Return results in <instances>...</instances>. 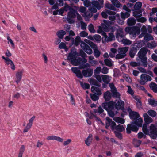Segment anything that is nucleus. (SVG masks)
I'll use <instances>...</instances> for the list:
<instances>
[{"label":"nucleus","mask_w":157,"mask_h":157,"mask_svg":"<svg viewBox=\"0 0 157 157\" xmlns=\"http://www.w3.org/2000/svg\"><path fill=\"white\" fill-rule=\"evenodd\" d=\"M122 43L125 45H129L132 43V42L127 38H123L121 41Z\"/></svg>","instance_id":"obj_40"},{"label":"nucleus","mask_w":157,"mask_h":157,"mask_svg":"<svg viewBox=\"0 0 157 157\" xmlns=\"http://www.w3.org/2000/svg\"><path fill=\"white\" fill-rule=\"evenodd\" d=\"M142 6V3L140 2H136L134 6V8L135 10H140V9L141 8Z\"/></svg>","instance_id":"obj_46"},{"label":"nucleus","mask_w":157,"mask_h":157,"mask_svg":"<svg viewBox=\"0 0 157 157\" xmlns=\"http://www.w3.org/2000/svg\"><path fill=\"white\" fill-rule=\"evenodd\" d=\"M136 120L134 122L128 125L127 128H126L127 132L128 133H130L131 130L134 132H137L138 130V128L135 124L139 127L142 126L143 123L142 119L140 118Z\"/></svg>","instance_id":"obj_1"},{"label":"nucleus","mask_w":157,"mask_h":157,"mask_svg":"<svg viewBox=\"0 0 157 157\" xmlns=\"http://www.w3.org/2000/svg\"><path fill=\"white\" fill-rule=\"evenodd\" d=\"M150 88L155 93H157V85L154 83H151L150 85Z\"/></svg>","instance_id":"obj_39"},{"label":"nucleus","mask_w":157,"mask_h":157,"mask_svg":"<svg viewBox=\"0 0 157 157\" xmlns=\"http://www.w3.org/2000/svg\"><path fill=\"white\" fill-rule=\"evenodd\" d=\"M114 129L116 130L117 131L119 132H122L125 129L123 127V125L119 124L116 126V125L114 126V127L113 129L112 130H114Z\"/></svg>","instance_id":"obj_29"},{"label":"nucleus","mask_w":157,"mask_h":157,"mask_svg":"<svg viewBox=\"0 0 157 157\" xmlns=\"http://www.w3.org/2000/svg\"><path fill=\"white\" fill-rule=\"evenodd\" d=\"M106 128H108L109 126H110L112 129H113L114 127V126L116 124L115 123L112 121V119L108 117H106Z\"/></svg>","instance_id":"obj_15"},{"label":"nucleus","mask_w":157,"mask_h":157,"mask_svg":"<svg viewBox=\"0 0 157 157\" xmlns=\"http://www.w3.org/2000/svg\"><path fill=\"white\" fill-rule=\"evenodd\" d=\"M90 65L89 64L86 63L85 64H82L79 66V68L80 69H85L87 68H90Z\"/></svg>","instance_id":"obj_61"},{"label":"nucleus","mask_w":157,"mask_h":157,"mask_svg":"<svg viewBox=\"0 0 157 157\" xmlns=\"http://www.w3.org/2000/svg\"><path fill=\"white\" fill-rule=\"evenodd\" d=\"M93 69L90 68L84 69L82 71V73L85 77H87L91 76L93 74Z\"/></svg>","instance_id":"obj_17"},{"label":"nucleus","mask_w":157,"mask_h":157,"mask_svg":"<svg viewBox=\"0 0 157 157\" xmlns=\"http://www.w3.org/2000/svg\"><path fill=\"white\" fill-rule=\"evenodd\" d=\"M111 96L112 95L111 93L109 91H107L104 93L103 96L105 101H108L111 98Z\"/></svg>","instance_id":"obj_26"},{"label":"nucleus","mask_w":157,"mask_h":157,"mask_svg":"<svg viewBox=\"0 0 157 157\" xmlns=\"http://www.w3.org/2000/svg\"><path fill=\"white\" fill-rule=\"evenodd\" d=\"M71 70L73 73H75L78 78H82L83 77V75L80 70L77 67H73Z\"/></svg>","instance_id":"obj_16"},{"label":"nucleus","mask_w":157,"mask_h":157,"mask_svg":"<svg viewBox=\"0 0 157 157\" xmlns=\"http://www.w3.org/2000/svg\"><path fill=\"white\" fill-rule=\"evenodd\" d=\"M80 45L81 47L88 54H91L92 53L93 51L92 50L89 46L85 43L83 41L81 42Z\"/></svg>","instance_id":"obj_13"},{"label":"nucleus","mask_w":157,"mask_h":157,"mask_svg":"<svg viewBox=\"0 0 157 157\" xmlns=\"http://www.w3.org/2000/svg\"><path fill=\"white\" fill-rule=\"evenodd\" d=\"M88 29L90 32L91 33H94L95 32L94 28V26L92 24H90L88 25Z\"/></svg>","instance_id":"obj_53"},{"label":"nucleus","mask_w":157,"mask_h":157,"mask_svg":"<svg viewBox=\"0 0 157 157\" xmlns=\"http://www.w3.org/2000/svg\"><path fill=\"white\" fill-rule=\"evenodd\" d=\"M125 31L127 33L133 35V36L136 34L139 35L140 32V28L136 26L127 27L125 28Z\"/></svg>","instance_id":"obj_5"},{"label":"nucleus","mask_w":157,"mask_h":157,"mask_svg":"<svg viewBox=\"0 0 157 157\" xmlns=\"http://www.w3.org/2000/svg\"><path fill=\"white\" fill-rule=\"evenodd\" d=\"M157 46V42L153 41L147 44V46L151 48H153Z\"/></svg>","instance_id":"obj_37"},{"label":"nucleus","mask_w":157,"mask_h":157,"mask_svg":"<svg viewBox=\"0 0 157 157\" xmlns=\"http://www.w3.org/2000/svg\"><path fill=\"white\" fill-rule=\"evenodd\" d=\"M75 11L74 9H71L68 13L67 20L70 23L74 22L73 20H71V18H74L75 17Z\"/></svg>","instance_id":"obj_9"},{"label":"nucleus","mask_w":157,"mask_h":157,"mask_svg":"<svg viewBox=\"0 0 157 157\" xmlns=\"http://www.w3.org/2000/svg\"><path fill=\"white\" fill-rule=\"evenodd\" d=\"M111 92L112 93V96L113 97L117 98H120V94L117 92V89L113 90Z\"/></svg>","instance_id":"obj_42"},{"label":"nucleus","mask_w":157,"mask_h":157,"mask_svg":"<svg viewBox=\"0 0 157 157\" xmlns=\"http://www.w3.org/2000/svg\"><path fill=\"white\" fill-rule=\"evenodd\" d=\"M89 82L91 84L96 86L98 87H100L101 86L100 84L98 82L94 79L92 78H90L89 80Z\"/></svg>","instance_id":"obj_35"},{"label":"nucleus","mask_w":157,"mask_h":157,"mask_svg":"<svg viewBox=\"0 0 157 157\" xmlns=\"http://www.w3.org/2000/svg\"><path fill=\"white\" fill-rule=\"evenodd\" d=\"M111 1L112 4L116 7H120L121 4L117 0H111Z\"/></svg>","instance_id":"obj_50"},{"label":"nucleus","mask_w":157,"mask_h":157,"mask_svg":"<svg viewBox=\"0 0 157 157\" xmlns=\"http://www.w3.org/2000/svg\"><path fill=\"white\" fill-rule=\"evenodd\" d=\"M147 113L149 115L152 117H154L156 115V113L155 111L152 110H150L147 112Z\"/></svg>","instance_id":"obj_51"},{"label":"nucleus","mask_w":157,"mask_h":157,"mask_svg":"<svg viewBox=\"0 0 157 157\" xmlns=\"http://www.w3.org/2000/svg\"><path fill=\"white\" fill-rule=\"evenodd\" d=\"M105 64L109 67H111L112 65L111 61L108 59H105L104 60Z\"/></svg>","instance_id":"obj_59"},{"label":"nucleus","mask_w":157,"mask_h":157,"mask_svg":"<svg viewBox=\"0 0 157 157\" xmlns=\"http://www.w3.org/2000/svg\"><path fill=\"white\" fill-rule=\"evenodd\" d=\"M136 48L134 47L130 49L129 52V55L131 57L133 58L137 52Z\"/></svg>","instance_id":"obj_28"},{"label":"nucleus","mask_w":157,"mask_h":157,"mask_svg":"<svg viewBox=\"0 0 157 157\" xmlns=\"http://www.w3.org/2000/svg\"><path fill=\"white\" fill-rule=\"evenodd\" d=\"M89 9L90 11L92 13L93 12L95 13H96L97 11L96 7L95 6H93L92 5L90 7Z\"/></svg>","instance_id":"obj_63"},{"label":"nucleus","mask_w":157,"mask_h":157,"mask_svg":"<svg viewBox=\"0 0 157 157\" xmlns=\"http://www.w3.org/2000/svg\"><path fill=\"white\" fill-rule=\"evenodd\" d=\"M125 37L123 29L121 28H119L117 30L116 37L118 41L120 42L121 39Z\"/></svg>","instance_id":"obj_10"},{"label":"nucleus","mask_w":157,"mask_h":157,"mask_svg":"<svg viewBox=\"0 0 157 157\" xmlns=\"http://www.w3.org/2000/svg\"><path fill=\"white\" fill-rule=\"evenodd\" d=\"M109 115L112 117H113L115 114H117L118 113V111L116 109L113 108V109L107 111Z\"/></svg>","instance_id":"obj_27"},{"label":"nucleus","mask_w":157,"mask_h":157,"mask_svg":"<svg viewBox=\"0 0 157 157\" xmlns=\"http://www.w3.org/2000/svg\"><path fill=\"white\" fill-rule=\"evenodd\" d=\"M141 141L139 140L134 139L133 140V143L136 147H138L141 144Z\"/></svg>","instance_id":"obj_47"},{"label":"nucleus","mask_w":157,"mask_h":157,"mask_svg":"<svg viewBox=\"0 0 157 157\" xmlns=\"http://www.w3.org/2000/svg\"><path fill=\"white\" fill-rule=\"evenodd\" d=\"M92 91L94 93V94H96L98 95H101V92L100 90L98 88L92 86L91 88Z\"/></svg>","instance_id":"obj_24"},{"label":"nucleus","mask_w":157,"mask_h":157,"mask_svg":"<svg viewBox=\"0 0 157 157\" xmlns=\"http://www.w3.org/2000/svg\"><path fill=\"white\" fill-rule=\"evenodd\" d=\"M128 109L131 111L129 112V115L131 119L136 120L140 117L139 114L137 112L132 111L129 108H128Z\"/></svg>","instance_id":"obj_20"},{"label":"nucleus","mask_w":157,"mask_h":157,"mask_svg":"<svg viewBox=\"0 0 157 157\" xmlns=\"http://www.w3.org/2000/svg\"><path fill=\"white\" fill-rule=\"evenodd\" d=\"M136 19L138 21L142 23L145 22L146 20V19L145 18L143 17H138Z\"/></svg>","instance_id":"obj_64"},{"label":"nucleus","mask_w":157,"mask_h":157,"mask_svg":"<svg viewBox=\"0 0 157 157\" xmlns=\"http://www.w3.org/2000/svg\"><path fill=\"white\" fill-rule=\"evenodd\" d=\"M67 59L71 60V64L74 66H78L82 63H86L87 62V59L85 58H78L77 59L75 58L73 54L70 53L68 55Z\"/></svg>","instance_id":"obj_3"},{"label":"nucleus","mask_w":157,"mask_h":157,"mask_svg":"<svg viewBox=\"0 0 157 157\" xmlns=\"http://www.w3.org/2000/svg\"><path fill=\"white\" fill-rule=\"evenodd\" d=\"M7 40L8 41V43L9 44V42H10L11 44L12 48H14L15 47L14 44L12 40L9 36L7 37Z\"/></svg>","instance_id":"obj_62"},{"label":"nucleus","mask_w":157,"mask_h":157,"mask_svg":"<svg viewBox=\"0 0 157 157\" xmlns=\"http://www.w3.org/2000/svg\"><path fill=\"white\" fill-rule=\"evenodd\" d=\"M80 85L84 89H88L90 88V85L88 83H83L81 81H80Z\"/></svg>","instance_id":"obj_48"},{"label":"nucleus","mask_w":157,"mask_h":157,"mask_svg":"<svg viewBox=\"0 0 157 157\" xmlns=\"http://www.w3.org/2000/svg\"><path fill=\"white\" fill-rule=\"evenodd\" d=\"M148 102L150 105L152 106H155L157 105V101L154 99H150L148 100Z\"/></svg>","instance_id":"obj_45"},{"label":"nucleus","mask_w":157,"mask_h":157,"mask_svg":"<svg viewBox=\"0 0 157 157\" xmlns=\"http://www.w3.org/2000/svg\"><path fill=\"white\" fill-rule=\"evenodd\" d=\"M48 140H55L60 142H62L63 141V139L57 136H55L52 135L48 136L46 138Z\"/></svg>","instance_id":"obj_19"},{"label":"nucleus","mask_w":157,"mask_h":157,"mask_svg":"<svg viewBox=\"0 0 157 157\" xmlns=\"http://www.w3.org/2000/svg\"><path fill=\"white\" fill-rule=\"evenodd\" d=\"M81 29L83 30H86V29L87 25L82 21L80 22Z\"/></svg>","instance_id":"obj_60"},{"label":"nucleus","mask_w":157,"mask_h":157,"mask_svg":"<svg viewBox=\"0 0 157 157\" xmlns=\"http://www.w3.org/2000/svg\"><path fill=\"white\" fill-rule=\"evenodd\" d=\"M148 134L153 139L156 138L157 135V130L153 124H151L150 127Z\"/></svg>","instance_id":"obj_7"},{"label":"nucleus","mask_w":157,"mask_h":157,"mask_svg":"<svg viewBox=\"0 0 157 157\" xmlns=\"http://www.w3.org/2000/svg\"><path fill=\"white\" fill-rule=\"evenodd\" d=\"M102 29L105 31L108 32L109 31L111 27H109L106 25L102 24L101 25Z\"/></svg>","instance_id":"obj_54"},{"label":"nucleus","mask_w":157,"mask_h":157,"mask_svg":"<svg viewBox=\"0 0 157 157\" xmlns=\"http://www.w3.org/2000/svg\"><path fill=\"white\" fill-rule=\"evenodd\" d=\"M151 80L152 78L149 75L146 74H143L140 76L139 82L141 85H144L147 82L151 81Z\"/></svg>","instance_id":"obj_6"},{"label":"nucleus","mask_w":157,"mask_h":157,"mask_svg":"<svg viewBox=\"0 0 157 157\" xmlns=\"http://www.w3.org/2000/svg\"><path fill=\"white\" fill-rule=\"evenodd\" d=\"M142 11L140 10H135L133 12V16L137 19L142 16Z\"/></svg>","instance_id":"obj_34"},{"label":"nucleus","mask_w":157,"mask_h":157,"mask_svg":"<svg viewBox=\"0 0 157 157\" xmlns=\"http://www.w3.org/2000/svg\"><path fill=\"white\" fill-rule=\"evenodd\" d=\"M82 16L84 17L86 21H87L86 18H90L93 15L92 13L90 11H86L84 14H82Z\"/></svg>","instance_id":"obj_31"},{"label":"nucleus","mask_w":157,"mask_h":157,"mask_svg":"<svg viewBox=\"0 0 157 157\" xmlns=\"http://www.w3.org/2000/svg\"><path fill=\"white\" fill-rule=\"evenodd\" d=\"M92 135L91 134H90L88 137L85 140V144L86 145L89 146L92 143Z\"/></svg>","instance_id":"obj_30"},{"label":"nucleus","mask_w":157,"mask_h":157,"mask_svg":"<svg viewBox=\"0 0 157 157\" xmlns=\"http://www.w3.org/2000/svg\"><path fill=\"white\" fill-rule=\"evenodd\" d=\"M91 47L94 50V54L96 58L99 57L101 55V52L98 50L96 45L92 44Z\"/></svg>","instance_id":"obj_18"},{"label":"nucleus","mask_w":157,"mask_h":157,"mask_svg":"<svg viewBox=\"0 0 157 157\" xmlns=\"http://www.w3.org/2000/svg\"><path fill=\"white\" fill-rule=\"evenodd\" d=\"M113 119L116 122L121 124H124V120L121 118L115 117L113 118Z\"/></svg>","instance_id":"obj_41"},{"label":"nucleus","mask_w":157,"mask_h":157,"mask_svg":"<svg viewBox=\"0 0 157 157\" xmlns=\"http://www.w3.org/2000/svg\"><path fill=\"white\" fill-rule=\"evenodd\" d=\"M142 33L141 34L139 35V38H142L146 34L147 32V28L145 26H143L141 28Z\"/></svg>","instance_id":"obj_38"},{"label":"nucleus","mask_w":157,"mask_h":157,"mask_svg":"<svg viewBox=\"0 0 157 157\" xmlns=\"http://www.w3.org/2000/svg\"><path fill=\"white\" fill-rule=\"evenodd\" d=\"M136 22V20L135 19L130 18L127 21V24L128 25L132 26L134 25Z\"/></svg>","instance_id":"obj_36"},{"label":"nucleus","mask_w":157,"mask_h":157,"mask_svg":"<svg viewBox=\"0 0 157 157\" xmlns=\"http://www.w3.org/2000/svg\"><path fill=\"white\" fill-rule=\"evenodd\" d=\"M68 96L69 97L70 101L71 104L72 105H75V100L73 96L71 94H69L68 95Z\"/></svg>","instance_id":"obj_55"},{"label":"nucleus","mask_w":157,"mask_h":157,"mask_svg":"<svg viewBox=\"0 0 157 157\" xmlns=\"http://www.w3.org/2000/svg\"><path fill=\"white\" fill-rule=\"evenodd\" d=\"M90 96L91 99L94 101L98 100L99 99V97L95 94H90Z\"/></svg>","instance_id":"obj_58"},{"label":"nucleus","mask_w":157,"mask_h":157,"mask_svg":"<svg viewBox=\"0 0 157 157\" xmlns=\"http://www.w3.org/2000/svg\"><path fill=\"white\" fill-rule=\"evenodd\" d=\"M142 129L144 132L146 134L149 133V129H147V125L146 124H144L143 126Z\"/></svg>","instance_id":"obj_57"},{"label":"nucleus","mask_w":157,"mask_h":157,"mask_svg":"<svg viewBox=\"0 0 157 157\" xmlns=\"http://www.w3.org/2000/svg\"><path fill=\"white\" fill-rule=\"evenodd\" d=\"M35 117V116H33L29 119L28 123L27 124L26 126L23 129V133H25L27 132L30 129L32 125L33 121L34 120Z\"/></svg>","instance_id":"obj_11"},{"label":"nucleus","mask_w":157,"mask_h":157,"mask_svg":"<svg viewBox=\"0 0 157 157\" xmlns=\"http://www.w3.org/2000/svg\"><path fill=\"white\" fill-rule=\"evenodd\" d=\"M148 51L147 48L143 47L140 49L137 54L139 59L144 67H146L147 65V58L146 57V55Z\"/></svg>","instance_id":"obj_2"},{"label":"nucleus","mask_w":157,"mask_h":157,"mask_svg":"<svg viewBox=\"0 0 157 157\" xmlns=\"http://www.w3.org/2000/svg\"><path fill=\"white\" fill-rule=\"evenodd\" d=\"M105 6L106 8L109 9L113 10H116V8L115 7L110 3H107L106 4Z\"/></svg>","instance_id":"obj_52"},{"label":"nucleus","mask_w":157,"mask_h":157,"mask_svg":"<svg viewBox=\"0 0 157 157\" xmlns=\"http://www.w3.org/2000/svg\"><path fill=\"white\" fill-rule=\"evenodd\" d=\"M23 71L20 70L17 71L16 74V82L17 84H18L21 81Z\"/></svg>","instance_id":"obj_21"},{"label":"nucleus","mask_w":157,"mask_h":157,"mask_svg":"<svg viewBox=\"0 0 157 157\" xmlns=\"http://www.w3.org/2000/svg\"><path fill=\"white\" fill-rule=\"evenodd\" d=\"M103 22H104L103 24L109 27H111L110 25L114 24L113 22L109 21L108 20H103Z\"/></svg>","instance_id":"obj_56"},{"label":"nucleus","mask_w":157,"mask_h":157,"mask_svg":"<svg viewBox=\"0 0 157 157\" xmlns=\"http://www.w3.org/2000/svg\"><path fill=\"white\" fill-rule=\"evenodd\" d=\"M107 13L109 15L108 17L109 19L112 21H114L116 19V17L115 15L116 13L114 11H112L109 10H107Z\"/></svg>","instance_id":"obj_22"},{"label":"nucleus","mask_w":157,"mask_h":157,"mask_svg":"<svg viewBox=\"0 0 157 157\" xmlns=\"http://www.w3.org/2000/svg\"><path fill=\"white\" fill-rule=\"evenodd\" d=\"M144 39L146 40H153V38L152 36L148 33L146 34L144 36Z\"/></svg>","instance_id":"obj_44"},{"label":"nucleus","mask_w":157,"mask_h":157,"mask_svg":"<svg viewBox=\"0 0 157 157\" xmlns=\"http://www.w3.org/2000/svg\"><path fill=\"white\" fill-rule=\"evenodd\" d=\"M25 150V146L22 145L19 150L18 157H22V155Z\"/></svg>","instance_id":"obj_49"},{"label":"nucleus","mask_w":157,"mask_h":157,"mask_svg":"<svg viewBox=\"0 0 157 157\" xmlns=\"http://www.w3.org/2000/svg\"><path fill=\"white\" fill-rule=\"evenodd\" d=\"M93 6H95L98 9H100L103 7V4L101 2H99L97 1H94L91 2Z\"/></svg>","instance_id":"obj_23"},{"label":"nucleus","mask_w":157,"mask_h":157,"mask_svg":"<svg viewBox=\"0 0 157 157\" xmlns=\"http://www.w3.org/2000/svg\"><path fill=\"white\" fill-rule=\"evenodd\" d=\"M114 105L115 109L117 111L119 109L121 110L124 109V102L121 100H116L114 102Z\"/></svg>","instance_id":"obj_8"},{"label":"nucleus","mask_w":157,"mask_h":157,"mask_svg":"<svg viewBox=\"0 0 157 157\" xmlns=\"http://www.w3.org/2000/svg\"><path fill=\"white\" fill-rule=\"evenodd\" d=\"M143 117L145 123L148 124L152 122L153 120L147 114L144 113L143 114Z\"/></svg>","instance_id":"obj_25"},{"label":"nucleus","mask_w":157,"mask_h":157,"mask_svg":"<svg viewBox=\"0 0 157 157\" xmlns=\"http://www.w3.org/2000/svg\"><path fill=\"white\" fill-rule=\"evenodd\" d=\"M114 102L113 101H111L108 103H103L102 106L107 111L113 109Z\"/></svg>","instance_id":"obj_12"},{"label":"nucleus","mask_w":157,"mask_h":157,"mask_svg":"<svg viewBox=\"0 0 157 157\" xmlns=\"http://www.w3.org/2000/svg\"><path fill=\"white\" fill-rule=\"evenodd\" d=\"M128 49V47L119 48L117 50L118 53L116 55V59H118L125 57L126 56V53Z\"/></svg>","instance_id":"obj_4"},{"label":"nucleus","mask_w":157,"mask_h":157,"mask_svg":"<svg viewBox=\"0 0 157 157\" xmlns=\"http://www.w3.org/2000/svg\"><path fill=\"white\" fill-rule=\"evenodd\" d=\"M56 34L59 39H62L64 36L66 34V33L65 31L62 30L57 32Z\"/></svg>","instance_id":"obj_33"},{"label":"nucleus","mask_w":157,"mask_h":157,"mask_svg":"<svg viewBox=\"0 0 157 157\" xmlns=\"http://www.w3.org/2000/svg\"><path fill=\"white\" fill-rule=\"evenodd\" d=\"M101 77L103 82L107 84L111 80L110 77L108 75H102Z\"/></svg>","instance_id":"obj_32"},{"label":"nucleus","mask_w":157,"mask_h":157,"mask_svg":"<svg viewBox=\"0 0 157 157\" xmlns=\"http://www.w3.org/2000/svg\"><path fill=\"white\" fill-rule=\"evenodd\" d=\"M2 58L5 60V63L6 65H10L11 69L13 70H14L15 69V65L13 62L8 57H5L4 56H2Z\"/></svg>","instance_id":"obj_14"},{"label":"nucleus","mask_w":157,"mask_h":157,"mask_svg":"<svg viewBox=\"0 0 157 157\" xmlns=\"http://www.w3.org/2000/svg\"><path fill=\"white\" fill-rule=\"evenodd\" d=\"M121 17L124 20L126 18H127L130 16V14L128 12L124 13L121 12Z\"/></svg>","instance_id":"obj_43"}]
</instances>
